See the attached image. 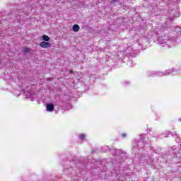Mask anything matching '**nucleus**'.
<instances>
[{"mask_svg": "<svg viewBox=\"0 0 181 181\" xmlns=\"http://www.w3.org/2000/svg\"><path fill=\"white\" fill-rule=\"evenodd\" d=\"M47 111L49 112H53L54 111V105L53 104H47Z\"/></svg>", "mask_w": 181, "mask_h": 181, "instance_id": "obj_3", "label": "nucleus"}, {"mask_svg": "<svg viewBox=\"0 0 181 181\" xmlns=\"http://www.w3.org/2000/svg\"><path fill=\"white\" fill-rule=\"evenodd\" d=\"M72 29L74 32H78L80 30V25L75 24L73 25Z\"/></svg>", "mask_w": 181, "mask_h": 181, "instance_id": "obj_4", "label": "nucleus"}, {"mask_svg": "<svg viewBox=\"0 0 181 181\" xmlns=\"http://www.w3.org/2000/svg\"><path fill=\"white\" fill-rule=\"evenodd\" d=\"M23 52H24L25 53H28V52H30V49L29 48H26V49H25L23 50Z\"/></svg>", "mask_w": 181, "mask_h": 181, "instance_id": "obj_7", "label": "nucleus"}, {"mask_svg": "<svg viewBox=\"0 0 181 181\" xmlns=\"http://www.w3.org/2000/svg\"><path fill=\"white\" fill-rule=\"evenodd\" d=\"M117 0H112V2H115Z\"/></svg>", "mask_w": 181, "mask_h": 181, "instance_id": "obj_10", "label": "nucleus"}, {"mask_svg": "<svg viewBox=\"0 0 181 181\" xmlns=\"http://www.w3.org/2000/svg\"><path fill=\"white\" fill-rule=\"evenodd\" d=\"M79 138H80V139H84L86 138V135H84V134H80V135H79Z\"/></svg>", "mask_w": 181, "mask_h": 181, "instance_id": "obj_6", "label": "nucleus"}, {"mask_svg": "<svg viewBox=\"0 0 181 181\" xmlns=\"http://www.w3.org/2000/svg\"><path fill=\"white\" fill-rule=\"evenodd\" d=\"M166 74H170V72L168 71L167 72H165V74H163V76H166Z\"/></svg>", "mask_w": 181, "mask_h": 181, "instance_id": "obj_8", "label": "nucleus"}, {"mask_svg": "<svg viewBox=\"0 0 181 181\" xmlns=\"http://www.w3.org/2000/svg\"><path fill=\"white\" fill-rule=\"evenodd\" d=\"M40 46H41L42 49H47L48 47H52V44L49 42H40Z\"/></svg>", "mask_w": 181, "mask_h": 181, "instance_id": "obj_2", "label": "nucleus"}, {"mask_svg": "<svg viewBox=\"0 0 181 181\" xmlns=\"http://www.w3.org/2000/svg\"><path fill=\"white\" fill-rule=\"evenodd\" d=\"M173 40H165L163 37H160L158 38V43L163 47H167V49L170 48V43H172Z\"/></svg>", "mask_w": 181, "mask_h": 181, "instance_id": "obj_1", "label": "nucleus"}, {"mask_svg": "<svg viewBox=\"0 0 181 181\" xmlns=\"http://www.w3.org/2000/svg\"><path fill=\"white\" fill-rule=\"evenodd\" d=\"M122 136H123V138H125V136H127V134H122Z\"/></svg>", "mask_w": 181, "mask_h": 181, "instance_id": "obj_9", "label": "nucleus"}, {"mask_svg": "<svg viewBox=\"0 0 181 181\" xmlns=\"http://www.w3.org/2000/svg\"><path fill=\"white\" fill-rule=\"evenodd\" d=\"M42 40H44V42H49V40H50V37H49V36L44 35L42 36Z\"/></svg>", "mask_w": 181, "mask_h": 181, "instance_id": "obj_5", "label": "nucleus"}]
</instances>
